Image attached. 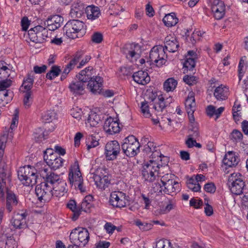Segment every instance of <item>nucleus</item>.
Listing matches in <instances>:
<instances>
[{
    "mask_svg": "<svg viewBox=\"0 0 248 248\" xmlns=\"http://www.w3.org/2000/svg\"><path fill=\"white\" fill-rule=\"evenodd\" d=\"M37 171L40 176L46 179L50 172L45 165L39 167L37 166V169L31 166H25L19 168L17 171V176L19 180L23 185L26 186H32L37 182Z\"/></svg>",
    "mask_w": 248,
    "mask_h": 248,
    "instance_id": "obj_1",
    "label": "nucleus"
},
{
    "mask_svg": "<svg viewBox=\"0 0 248 248\" xmlns=\"http://www.w3.org/2000/svg\"><path fill=\"white\" fill-rule=\"evenodd\" d=\"M11 175L7 172L3 165L0 168V198H4V193L6 191V208L8 212H12L18 203V200L16 195L11 191L7 189L6 186L7 183L11 181Z\"/></svg>",
    "mask_w": 248,
    "mask_h": 248,
    "instance_id": "obj_2",
    "label": "nucleus"
},
{
    "mask_svg": "<svg viewBox=\"0 0 248 248\" xmlns=\"http://www.w3.org/2000/svg\"><path fill=\"white\" fill-rule=\"evenodd\" d=\"M93 68L89 66L81 70L76 76L78 80L72 81L69 85L70 92L75 96L81 95L84 93L86 83L93 75Z\"/></svg>",
    "mask_w": 248,
    "mask_h": 248,
    "instance_id": "obj_3",
    "label": "nucleus"
},
{
    "mask_svg": "<svg viewBox=\"0 0 248 248\" xmlns=\"http://www.w3.org/2000/svg\"><path fill=\"white\" fill-rule=\"evenodd\" d=\"M68 180L71 186L79 189L81 192H84L86 191L85 187L84 186L83 178L77 161L74 162L69 169Z\"/></svg>",
    "mask_w": 248,
    "mask_h": 248,
    "instance_id": "obj_4",
    "label": "nucleus"
},
{
    "mask_svg": "<svg viewBox=\"0 0 248 248\" xmlns=\"http://www.w3.org/2000/svg\"><path fill=\"white\" fill-rule=\"evenodd\" d=\"M85 24L79 20L68 21L63 27V31L69 38L75 39L82 36L85 33Z\"/></svg>",
    "mask_w": 248,
    "mask_h": 248,
    "instance_id": "obj_5",
    "label": "nucleus"
},
{
    "mask_svg": "<svg viewBox=\"0 0 248 248\" xmlns=\"http://www.w3.org/2000/svg\"><path fill=\"white\" fill-rule=\"evenodd\" d=\"M167 57L164 46L160 45L155 46L150 52L149 60L147 62L150 65L155 63L157 67H160L165 64Z\"/></svg>",
    "mask_w": 248,
    "mask_h": 248,
    "instance_id": "obj_6",
    "label": "nucleus"
},
{
    "mask_svg": "<svg viewBox=\"0 0 248 248\" xmlns=\"http://www.w3.org/2000/svg\"><path fill=\"white\" fill-rule=\"evenodd\" d=\"M140 144L135 136H129L124 140L122 145L124 153L128 157H134L140 152Z\"/></svg>",
    "mask_w": 248,
    "mask_h": 248,
    "instance_id": "obj_7",
    "label": "nucleus"
},
{
    "mask_svg": "<svg viewBox=\"0 0 248 248\" xmlns=\"http://www.w3.org/2000/svg\"><path fill=\"white\" fill-rule=\"evenodd\" d=\"M160 164L155 161H149L145 164L141 170L142 178L147 182H153L158 176Z\"/></svg>",
    "mask_w": 248,
    "mask_h": 248,
    "instance_id": "obj_8",
    "label": "nucleus"
},
{
    "mask_svg": "<svg viewBox=\"0 0 248 248\" xmlns=\"http://www.w3.org/2000/svg\"><path fill=\"white\" fill-rule=\"evenodd\" d=\"M69 238L72 244H76L80 247H84L89 242V233L86 228H75L72 231Z\"/></svg>",
    "mask_w": 248,
    "mask_h": 248,
    "instance_id": "obj_9",
    "label": "nucleus"
},
{
    "mask_svg": "<svg viewBox=\"0 0 248 248\" xmlns=\"http://www.w3.org/2000/svg\"><path fill=\"white\" fill-rule=\"evenodd\" d=\"M228 185L232 194L240 195L245 186L243 176L238 172L232 173L228 177Z\"/></svg>",
    "mask_w": 248,
    "mask_h": 248,
    "instance_id": "obj_10",
    "label": "nucleus"
},
{
    "mask_svg": "<svg viewBox=\"0 0 248 248\" xmlns=\"http://www.w3.org/2000/svg\"><path fill=\"white\" fill-rule=\"evenodd\" d=\"M53 187L47 183L42 182L37 185L35 187V193L41 202H49L53 196Z\"/></svg>",
    "mask_w": 248,
    "mask_h": 248,
    "instance_id": "obj_11",
    "label": "nucleus"
},
{
    "mask_svg": "<svg viewBox=\"0 0 248 248\" xmlns=\"http://www.w3.org/2000/svg\"><path fill=\"white\" fill-rule=\"evenodd\" d=\"M28 35L31 41L42 43L48 37V31L41 26H37L28 31Z\"/></svg>",
    "mask_w": 248,
    "mask_h": 248,
    "instance_id": "obj_12",
    "label": "nucleus"
},
{
    "mask_svg": "<svg viewBox=\"0 0 248 248\" xmlns=\"http://www.w3.org/2000/svg\"><path fill=\"white\" fill-rule=\"evenodd\" d=\"M128 198L123 191H115L110 193L109 202L114 207H124L128 203Z\"/></svg>",
    "mask_w": 248,
    "mask_h": 248,
    "instance_id": "obj_13",
    "label": "nucleus"
},
{
    "mask_svg": "<svg viewBox=\"0 0 248 248\" xmlns=\"http://www.w3.org/2000/svg\"><path fill=\"white\" fill-rule=\"evenodd\" d=\"M121 151L119 143L117 140L108 142L105 146V154L107 160H113L117 158Z\"/></svg>",
    "mask_w": 248,
    "mask_h": 248,
    "instance_id": "obj_14",
    "label": "nucleus"
},
{
    "mask_svg": "<svg viewBox=\"0 0 248 248\" xmlns=\"http://www.w3.org/2000/svg\"><path fill=\"white\" fill-rule=\"evenodd\" d=\"M140 46L136 44H126L123 47V53L127 59L131 61H135L140 57Z\"/></svg>",
    "mask_w": 248,
    "mask_h": 248,
    "instance_id": "obj_15",
    "label": "nucleus"
},
{
    "mask_svg": "<svg viewBox=\"0 0 248 248\" xmlns=\"http://www.w3.org/2000/svg\"><path fill=\"white\" fill-rule=\"evenodd\" d=\"M87 89L93 93L100 94L103 89V79L99 76L92 77L87 81Z\"/></svg>",
    "mask_w": 248,
    "mask_h": 248,
    "instance_id": "obj_16",
    "label": "nucleus"
},
{
    "mask_svg": "<svg viewBox=\"0 0 248 248\" xmlns=\"http://www.w3.org/2000/svg\"><path fill=\"white\" fill-rule=\"evenodd\" d=\"M149 105L152 106L158 113L162 112L166 107V104L164 102V98L162 94L157 96L156 93H151L149 96Z\"/></svg>",
    "mask_w": 248,
    "mask_h": 248,
    "instance_id": "obj_17",
    "label": "nucleus"
},
{
    "mask_svg": "<svg viewBox=\"0 0 248 248\" xmlns=\"http://www.w3.org/2000/svg\"><path fill=\"white\" fill-rule=\"evenodd\" d=\"M93 179L97 187L103 190H105L106 187H108L110 183V179L109 176L104 175L101 173H99L98 171L93 174Z\"/></svg>",
    "mask_w": 248,
    "mask_h": 248,
    "instance_id": "obj_18",
    "label": "nucleus"
},
{
    "mask_svg": "<svg viewBox=\"0 0 248 248\" xmlns=\"http://www.w3.org/2000/svg\"><path fill=\"white\" fill-rule=\"evenodd\" d=\"M103 128L104 130L109 135L119 133L120 131L119 124L111 117L107 118L105 121Z\"/></svg>",
    "mask_w": 248,
    "mask_h": 248,
    "instance_id": "obj_19",
    "label": "nucleus"
},
{
    "mask_svg": "<svg viewBox=\"0 0 248 248\" xmlns=\"http://www.w3.org/2000/svg\"><path fill=\"white\" fill-rule=\"evenodd\" d=\"M27 215L26 212L18 213L14 215L11 223L15 229H21L27 227L26 217Z\"/></svg>",
    "mask_w": 248,
    "mask_h": 248,
    "instance_id": "obj_20",
    "label": "nucleus"
},
{
    "mask_svg": "<svg viewBox=\"0 0 248 248\" xmlns=\"http://www.w3.org/2000/svg\"><path fill=\"white\" fill-rule=\"evenodd\" d=\"M63 21V17L61 16L54 15L48 17L45 22V24L47 26L49 30L55 31L61 26Z\"/></svg>",
    "mask_w": 248,
    "mask_h": 248,
    "instance_id": "obj_21",
    "label": "nucleus"
},
{
    "mask_svg": "<svg viewBox=\"0 0 248 248\" xmlns=\"http://www.w3.org/2000/svg\"><path fill=\"white\" fill-rule=\"evenodd\" d=\"M212 11L214 13L216 19L222 18L225 15V7L223 1L220 0H214L212 6Z\"/></svg>",
    "mask_w": 248,
    "mask_h": 248,
    "instance_id": "obj_22",
    "label": "nucleus"
},
{
    "mask_svg": "<svg viewBox=\"0 0 248 248\" xmlns=\"http://www.w3.org/2000/svg\"><path fill=\"white\" fill-rule=\"evenodd\" d=\"M165 49L169 52H176L179 47V44L176 37L169 35L165 37L164 41Z\"/></svg>",
    "mask_w": 248,
    "mask_h": 248,
    "instance_id": "obj_23",
    "label": "nucleus"
},
{
    "mask_svg": "<svg viewBox=\"0 0 248 248\" xmlns=\"http://www.w3.org/2000/svg\"><path fill=\"white\" fill-rule=\"evenodd\" d=\"M46 157V160L45 162L51 169L56 170L63 165L64 160L57 154L52 155L48 158L47 156Z\"/></svg>",
    "mask_w": 248,
    "mask_h": 248,
    "instance_id": "obj_24",
    "label": "nucleus"
},
{
    "mask_svg": "<svg viewBox=\"0 0 248 248\" xmlns=\"http://www.w3.org/2000/svg\"><path fill=\"white\" fill-rule=\"evenodd\" d=\"M81 2H74L71 6L70 12V16L73 18H79L84 13L86 8Z\"/></svg>",
    "mask_w": 248,
    "mask_h": 248,
    "instance_id": "obj_25",
    "label": "nucleus"
},
{
    "mask_svg": "<svg viewBox=\"0 0 248 248\" xmlns=\"http://www.w3.org/2000/svg\"><path fill=\"white\" fill-rule=\"evenodd\" d=\"M132 77L136 82L141 85L146 84L150 81V78L147 72L142 70L135 72Z\"/></svg>",
    "mask_w": 248,
    "mask_h": 248,
    "instance_id": "obj_26",
    "label": "nucleus"
},
{
    "mask_svg": "<svg viewBox=\"0 0 248 248\" xmlns=\"http://www.w3.org/2000/svg\"><path fill=\"white\" fill-rule=\"evenodd\" d=\"M34 75L32 72L27 74L24 78L22 85L20 88L21 92H32L31 89L34 82Z\"/></svg>",
    "mask_w": 248,
    "mask_h": 248,
    "instance_id": "obj_27",
    "label": "nucleus"
},
{
    "mask_svg": "<svg viewBox=\"0 0 248 248\" xmlns=\"http://www.w3.org/2000/svg\"><path fill=\"white\" fill-rule=\"evenodd\" d=\"M239 159L235 153L232 151L228 152L225 155L223 159V164L229 167L235 166L239 162Z\"/></svg>",
    "mask_w": 248,
    "mask_h": 248,
    "instance_id": "obj_28",
    "label": "nucleus"
},
{
    "mask_svg": "<svg viewBox=\"0 0 248 248\" xmlns=\"http://www.w3.org/2000/svg\"><path fill=\"white\" fill-rule=\"evenodd\" d=\"M85 13L87 18L91 20L98 18L101 15L99 7L93 5L86 7Z\"/></svg>",
    "mask_w": 248,
    "mask_h": 248,
    "instance_id": "obj_29",
    "label": "nucleus"
},
{
    "mask_svg": "<svg viewBox=\"0 0 248 248\" xmlns=\"http://www.w3.org/2000/svg\"><path fill=\"white\" fill-rule=\"evenodd\" d=\"M52 187L53 196L55 197H62L67 192L66 183L64 180L56 184Z\"/></svg>",
    "mask_w": 248,
    "mask_h": 248,
    "instance_id": "obj_30",
    "label": "nucleus"
},
{
    "mask_svg": "<svg viewBox=\"0 0 248 248\" xmlns=\"http://www.w3.org/2000/svg\"><path fill=\"white\" fill-rule=\"evenodd\" d=\"M216 98L218 100H224L228 97L229 89L221 85L216 88L214 93Z\"/></svg>",
    "mask_w": 248,
    "mask_h": 248,
    "instance_id": "obj_31",
    "label": "nucleus"
},
{
    "mask_svg": "<svg viewBox=\"0 0 248 248\" xmlns=\"http://www.w3.org/2000/svg\"><path fill=\"white\" fill-rule=\"evenodd\" d=\"M163 186L164 187L163 192L164 194L173 196L175 194L176 191L178 190L179 185L177 182L174 181L170 183L164 184Z\"/></svg>",
    "mask_w": 248,
    "mask_h": 248,
    "instance_id": "obj_32",
    "label": "nucleus"
},
{
    "mask_svg": "<svg viewBox=\"0 0 248 248\" xmlns=\"http://www.w3.org/2000/svg\"><path fill=\"white\" fill-rule=\"evenodd\" d=\"M185 106L187 113H194L196 108V103L193 93H190L186 100Z\"/></svg>",
    "mask_w": 248,
    "mask_h": 248,
    "instance_id": "obj_33",
    "label": "nucleus"
},
{
    "mask_svg": "<svg viewBox=\"0 0 248 248\" xmlns=\"http://www.w3.org/2000/svg\"><path fill=\"white\" fill-rule=\"evenodd\" d=\"M93 197L91 195L86 196L79 207L80 214L82 211L85 212H89L91 207H92V203Z\"/></svg>",
    "mask_w": 248,
    "mask_h": 248,
    "instance_id": "obj_34",
    "label": "nucleus"
},
{
    "mask_svg": "<svg viewBox=\"0 0 248 248\" xmlns=\"http://www.w3.org/2000/svg\"><path fill=\"white\" fill-rule=\"evenodd\" d=\"M67 207L73 212L72 217L73 220H77L80 215V210L79 207L77 205L76 201L74 200H70L67 203Z\"/></svg>",
    "mask_w": 248,
    "mask_h": 248,
    "instance_id": "obj_35",
    "label": "nucleus"
},
{
    "mask_svg": "<svg viewBox=\"0 0 248 248\" xmlns=\"http://www.w3.org/2000/svg\"><path fill=\"white\" fill-rule=\"evenodd\" d=\"M163 21L166 26L171 27L175 26L178 23V19L176 16L175 13H171L164 17Z\"/></svg>",
    "mask_w": 248,
    "mask_h": 248,
    "instance_id": "obj_36",
    "label": "nucleus"
},
{
    "mask_svg": "<svg viewBox=\"0 0 248 248\" xmlns=\"http://www.w3.org/2000/svg\"><path fill=\"white\" fill-rule=\"evenodd\" d=\"M9 66L4 61H0V80L8 79L11 71Z\"/></svg>",
    "mask_w": 248,
    "mask_h": 248,
    "instance_id": "obj_37",
    "label": "nucleus"
},
{
    "mask_svg": "<svg viewBox=\"0 0 248 248\" xmlns=\"http://www.w3.org/2000/svg\"><path fill=\"white\" fill-rule=\"evenodd\" d=\"M12 99V93L10 91L0 92V107H5Z\"/></svg>",
    "mask_w": 248,
    "mask_h": 248,
    "instance_id": "obj_38",
    "label": "nucleus"
},
{
    "mask_svg": "<svg viewBox=\"0 0 248 248\" xmlns=\"http://www.w3.org/2000/svg\"><path fill=\"white\" fill-rule=\"evenodd\" d=\"M63 180L60 177V176L55 173L53 172H50L48 176L46 177L44 182L47 183V185L53 186L56 184L61 182Z\"/></svg>",
    "mask_w": 248,
    "mask_h": 248,
    "instance_id": "obj_39",
    "label": "nucleus"
},
{
    "mask_svg": "<svg viewBox=\"0 0 248 248\" xmlns=\"http://www.w3.org/2000/svg\"><path fill=\"white\" fill-rule=\"evenodd\" d=\"M101 117L94 111H91L89 114L87 122L91 126H96L101 122Z\"/></svg>",
    "mask_w": 248,
    "mask_h": 248,
    "instance_id": "obj_40",
    "label": "nucleus"
},
{
    "mask_svg": "<svg viewBox=\"0 0 248 248\" xmlns=\"http://www.w3.org/2000/svg\"><path fill=\"white\" fill-rule=\"evenodd\" d=\"M152 143H148L147 145V147H145V150L146 152H152L151 155V159L149 161H155L156 162H158L159 163V159L161 157L162 154L160 153L159 150H155L154 151H152L151 148H150V146L152 145Z\"/></svg>",
    "mask_w": 248,
    "mask_h": 248,
    "instance_id": "obj_41",
    "label": "nucleus"
},
{
    "mask_svg": "<svg viewBox=\"0 0 248 248\" xmlns=\"http://www.w3.org/2000/svg\"><path fill=\"white\" fill-rule=\"evenodd\" d=\"M177 81L173 78H169L164 83V89L167 92H172L176 87Z\"/></svg>",
    "mask_w": 248,
    "mask_h": 248,
    "instance_id": "obj_42",
    "label": "nucleus"
},
{
    "mask_svg": "<svg viewBox=\"0 0 248 248\" xmlns=\"http://www.w3.org/2000/svg\"><path fill=\"white\" fill-rule=\"evenodd\" d=\"M183 65L185 72H188L189 71L193 73L195 70V60L191 58H186Z\"/></svg>",
    "mask_w": 248,
    "mask_h": 248,
    "instance_id": "obj_43",
    "label": "nucleus"
},
{
    "mask_svg": "<svg viewBox=\"0 0 248 248\" xmlns=\"http://www.w3.org/2000/svg\"><path fill=\"white\" fill-rule=\"evenodd\" d=\"M186 184L188 188L194 192H198L201 189V186L197 183V181L194 180V177H191L187 180Z\"/></svg>",
    "mask_w": 248,
    "mask_h": 248,
    "instance_id": "obj_44",
    "label": "nucleus"
},
{
    "mask_svg": "<svg viewBox=\"0 0 248 248\" xmlns=\"http://www.w3.org/2000/svg\"><path fill=\"white\" fill-rule=\"evenodd\" d=\"M24 93L23 105L25 108H29L33 101V94L32 92H23Z\"/></svg>",
    "mask_w": 248,
    "mask_h": 248,
    "instance_id": "obj_45",
    "label": "nucleus"
},
{
    "mask_svg": "<svg viewBox=\"0 0 248 248\" xmlns=\"http://www.w3.org/2000/svg\"><path fill=\"white\" fill-rule=\"evenodd\" d=\"M98 144V140H97L96 138L93 135L89 136L86 139V145L88 151L92 148L96 147Z\"/></svg>",
    "mask_w": 248,
    "mask_h": 248,
    "instance_id": "obj_46",
    "label": "nucleus"
},
{
    "mask_svg": "<svg viewBox=\"0 0 248 248\" xmlns=\"http://www.w3.org/2000/svg\"><path fill=\"white\" fill-rule=\"evenodd\" d=\"M61 70L59 66L54 65L51 67V70L46 75V78L52 80L58 77Z\"/></svg>",
    "mask_w": 248,
    "mask_h": 248,
    "instance_id": "obj_47",
    "label": "nucleus"
},
{
    "mask_svg": "<svg viewBox=\"0 0 248 248\" xmlns=\"http://www.w3.org/2000/svg\"><path fill=\"white\" fill-rule=\"evenodd\" d=\"M56 113L54 110H48L42 116V118L45 123H49L55 119Z\"/></svg>",
    "mask_w": 248,
    "mask_h": 248,
    "instance_id": "obj_48",
    "label": "nucleus"
},
{
    "mask_svg": "<svg viewBox=\"0 0 248 248\" xmlns=\"http://www.w3.org/2000/svg\"><path fill=\"white\" fill-rule=\"evenodd\" d=\"M243 138V135L242 133L237 129L233 130L231 134V140L235 142L241 141Z\"/></svg>",
    "mask_w": 248,
    "mask_h": 248,
    "instance_id": "obj_49",
    "label": "nucleus"
},
{
    "mask_svg": "<svg viewBox=\"0 0 248 248\" xmlns=\"http://www.w3.org/2000/svg\"><path fill=\"white\" fill-rule=\"evenodd\" d=\"M83 55L82 52H78L74 56L73 58L70 61L69 63L67 64L70 68L73 69L74 66L79 61L80 59Z\"/></svg>",
    "mask_w": 248,
    "mask_h": 248,
    "instance_id": "obj_50",
    "label": "nucleus"
},
{
    "mask_svg": "<svg viewBox=\"0 0 248 248\" xmlns=\"http://www.w3.org/2000/svg\"><path fill=\"white\" fill-rule=\"evenodd\" d=\"M140 109L142 114L145 117L149 118L151 116L149 109V105L147 101H145L141 103Z\"/></svg>",
    "mask_w": 248,
    "mask_h": 248,
    "instance_id": "obj_51",
    "label": "nucleus"
},
{
    "mask_svg": "<svg viewBox=\"0 0 248 248\" xmlns=\"http://www.w3.org/2000/svg\"><path fill=\"white\" fill-rule=\"evenodd\" d=\"M12 85V80L10 79L0 80V92L10 91L7 89Z\"/></svg>",
    "mask_w": 248,
    "mask_h": 248,
    "instance_id": "obj_52",
    "label": "nucleus"
},
{
    "mask_svg": "<svg viewBox=\"0 0 248 248\" xmlns=\"http://www.w3.org/2000/svg\"><path fill=\"white\" fill-rule=\"evenodd\" d=\"M135 223L141 231H148L152 227V224L147 223L146 222H142L140 220H136Z\"/></svg>",
    "mask_w": 248,
    "mask_h": 248,
    "instance_id": "obj_53",
    "label": "nucleus"
},
{
    "mask_svg": "<svg viewBox=\"0 0 248 248\" xmlns=\"http://www.w3.org/2000/svg\"><path fill=\"white\" fill-rule=\"evenodd\" d=\"M246 57L244 56L242 57L240 62L238 65V78L239 80L240 81L242 79V77H243L244 74L245 73V71L243 69L244 65L245 64V61L246 60Z\"/></svg>",
    "mask_w": 248,
    "mask_h": 248,
    "instance_id": "obj_54",
    "label": "nucleus"
},
{
    "mask_svg": "<svg viewBox=\"0 0 248 248\" xmlns=\"http://www.w3.org/2000/svg\"><path fill=\"white\" fill-rule=\"evenodd\" d=\"M155 248H172V246L170 240H160L157 242Z\"/></svg>",
    "mask_w": 248,
    "mask_h": 248,
    "instance_id": "obj_55",
    "label": "nucleus"
},
{
    "mask_svg": "<svg viewBox=\"0 0 248 248\" xmlns=\"http://www.w3.org/2000/svg\"><path fill=\"white\" fill-rule=\"evenodd\" d=\"M7 141V135L3 134L0 136V155H3L5 144Z\"/></svg>",
    "mask_w": 248,
    "mask_h": 248,
    "instance_id": "obj_56",
    "label": "nucleus"
},
{
    "mask_svg": "<svg viewBox=\"0 0 248 248\" xmlns=\"http://www.w3.org/2000/svg\"><path fill=\"white\" fill-rule=\"evenodd\" d=\"M174 205L175 202L173 201H169L167 205L165 207H163L161 209V213L162 214H166L169 212L174 208Z\"/></svg>",
    "mask_w": 248,
    "mask_h": 248,
    "instance_id": "obj_57",
    "label": "nucleus"
},
{
    "mask_svg": "<svg viewBox=\"0 0 248 248\" xmlns=\"http://www.w3.org/2000/svg\"><path fill=\"white\" fill-rule=\"evenodd\" d=\"M158 176L159 177L158 175ZM160 177V182L163 185L174 181L172 178L173 176L171 174L167 173Z\"/></svg>",
    "mask_w": 248,
    "mask_h": 248,
    "instance_id": "obj_58",
    "label": "nucleus"
},
{
    "mask_svg": "<svg viewBox=\"0 0 248 248\" xmlns=\"http://www.w3.org/2000/svg\"><path fill=\"white\" fill-rule=\"evenodd\" d=\"M184 82L189 85H192L196 82V78L193 76L186 75L183 78Z\"/></svg>",
    "mask_w": 248,
    "mask_h": 248,
    "instance_id": "obj_59",
    "label": "nucleus"
},
{
    "mask_svg": "<svg viewBox=\"0 0 248 248\" xmlns=\"http://www.w3.org/2000/svg\"><path fill=\"white\" fill-rule=\"evenodd\" d=\"M152 189L155 193H162L163 190V186L158 182H155L152 185Z\"/></svg>",
    "mask_w": 248,
    "mask_h": 248,
    "instance_id": "obj_60",
    "label": "nucleus"
},
{
    "mask_svg": "<svg viewBox=\"0 0 248 248\" xmlns=\"http://www.w3.org/2000/svg\"><path fill=\"white\" fill-rule=\"evenodd\" d=\"M104 227L106 232L109 234H112L114 231L117 228L116 226H114L110 222H107Z\"/></svg>",
    "mask_w": 248,
    "mask_h": 248,
    "instance_id": "obj_61",
    "label": "nucleus"
},
{
    "mask_svg": "<svg viewBox=\"0 0 248 248\" xmlns=\"http://www.w3.org/2000/svg\"><path fill=\"white\" fill-rule=\"evenodd\" d=\"M16 113L14 115V117L12 119V121L10 127V129L12 131L16 127L18 122V111L17 109H16Z\"/></svg>",
    "mask_w": 248,
    "mask_h": 248,
    "instance_id": "obj_62",
    "label": "nucleus"
},
{
    "mask_svg": "<svg viewBox=\"0 0 248 248\" xmlns=\"http://www.w3.org/2000/svg\"><path fill=\"white\" fill-rule=\"evenodd\" d=\"M17 244L16 241L13 238L7 239L5 248H16Z\"/></svg>",
    "mask_w": 248,
    "mask_h": 248,
    "instance_id": "obj_63",
    "label": "nucleus"
},
{
    "mask_svg": "<svg viewBox=\"0 0 248 248\" xmlns=\"http://www.w3.org/2000/svg\"><path fill=\"white\" fill-rule=\"evenodd\" d=\"M202 201L201 200H197L194 198L191 199L189 202V204L191 206H193L195 208H200L202 205Z\"/></svg>",
    "mask_w": 248,
    "mask_h": 248,
    "instance_id": "obj_64",
    "label": "nucleus"
}]
</instances>
